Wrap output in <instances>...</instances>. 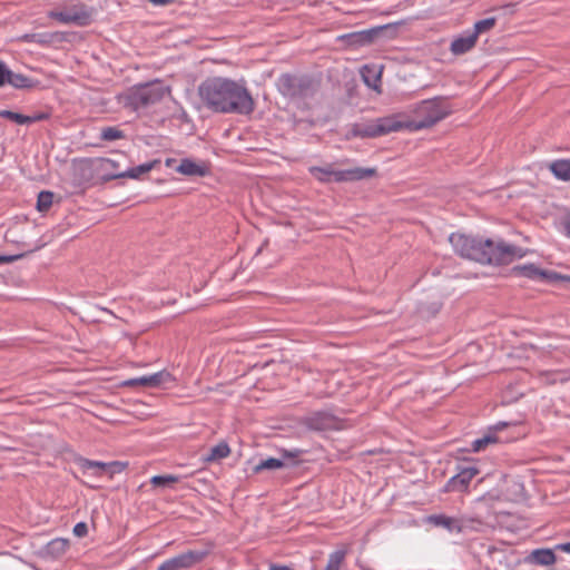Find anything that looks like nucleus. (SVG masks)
<instances>
[{
    "label": "nucleus",
    "instance_id": "obj_1",
    "mask_svg": "<svg viewBox=\"0 0 570 570\" xmlns=\"http://www.w3.org/2000/svg\"><path fill=\"white\" fill-rule=\"evenodd\" d=\"M198 96L203 105L216 114L249 115L255 109L248 89L228 78H207L199 85Z\"/></svg>",
    "mask_w": 570,
    "mask_h": 570
},
{
    "label": "nucleus",
    "instance_id": "obj_2",
    "mask_svg": "<svg viewBox=\"0 0 570 570\" xmlns=\"http://www.w3.org/2000/svg\"><path fill=\"white\" fill-rule=\"evenodd\" d=\"M451 114L450 106L443 97L425 99L415 105L413 119L401 120L402 129L419 131L433 127Z\"/></svg>",
    "mask_w": 570,
    "mask_h": 570
},
{
    "label": "nucleus",
    "instance_id": "obj_3",
    "mask_svg": "<svg viewBox=\"0 0 570 570\" xmlns=\"http://www.w3.org/2000/svg\"><path fill=\"white\" fill-rule=\"evenodd\" d=\"M322 80L307 73H282L276 82L282 96L293 101L312 99L320 91Z\"/></svg>",
    "mask_w": 570,
    "mask_h": 570
},
{
    "label": "nucleus",
    "instance_id": "obj_4",
    "mask_svg": "<svg viewBox=\"0 0 570 570\" xmlns=\"http://www.w3.org/2000/svg\"><path fill=\"white\" fill-rule=\"evenodd\" d=\"M166 94H169V88L161 81L146 82L130 88L122 96V104L126 108L137 111L160 102Z\"/></svg>",
    "mask_w": 570,
    "mask_h": 570
},
{
    "label": "nucleus",
    "instance_id": "obj_5",
    "mask_svg": "<svg viewBox=\"0 0 570 570\" xmlns=\"http://www.w3.org/2000/svg\"><path fill=\"white\" fill-rule=\"evenodd\" d=\"M483 250L485 252V259H482L483 265H508L515 258H522L525 255L521 247L508 244L501 238H485Z\"/></svg>",
    "mask_w": 570,
    "mask_h": 570
},
{
    "label": "nucleus",
    "instance_id": "obj_6",
    "mask_svg": "<svg viewBox=\"0 0 570 570\" xmlns=\"http://www.w3.org/2000/svg\"><path fill=\"white\" fill-rule=\"evenodd\" d=\"M402 130L401 120L396 117H383L365 124H354L348 136L358 138H375Z\"/></svg>",
    "mask_w": 570,
    "mask_h": 570
},
{
    "label": "nucleus",
    "instance_id": "obj_7",
    "mask_svg": "<svg viewBox=\"0 0 570 570\" xmlns=\"http://www.w3.org/2000/svg\"><path fill=\"white\" fill-rule=\"evenodd\" d=\"M484 240L485 237L483 236H471L462 233H452L449 236V242L458 255L480 264H482V259H485Z\"/></svg>",
    "mask_w": 570,
    "mask_h": 570
},
{
    "label": "nucleus",
    "instance_id": "obj_8",
    "mask_svg": "<svg viewBox=\"0 0 570 570\" xmlns=\"http://www.w3.org/2000/svg\"><path fill=\"white\" fill-rule=\"evenodd\" d=\"M94 11V8L79 3L63 11H50L49 17L65 24L86 27L92 21Z\"/></svg>",
    "mask_w": 570,
    "mask_h": 570
},
{
    "label": "nucleus",
    "instance_id": "obj_9",
    "mask_svg": "<svg viewBox=\"0 0 570 570\" xmlns=\"http://www.w3.org/2000/svg\"><path fill=\"white\" fill-rule=\"evenodd\" d=\"M208 550H188L170 559L165 560L158 570H186L200 563L207 556Z\"/></svg>",
    "mask_w": 570,
    "mask_h": 570
},
{
    "label": "nucleus",
    "instance_id": "obj_10",
    "mask_svg": "<svg viewBox=\"0 0 570 570\" xmlns=\"http://www.w3.org/2000/svg\"><path fill=\"white\" fill-rule=\"evenodd\" d=\"M479 469L473 465L462 466L458 473L450 478L444 485V492H464L468 490L472 479L479 474Z\"/></svg>",
    "mask_w": 570,
    "mask_h": 570
},
{
    "label": "nucleus",
    "instance_id": "obj_11",
    "mask_svg": "<svg viewBox=\"0 0 570 570\" xmlns=\"http://www.w3.org/2000/svg\"><path fill=\"white\" fill-rule=\"evenodd\" d=\"M338 419L327 411H316L303 419V424L313 431H328L337 428Z\"/></svg>",
    "mask_w": 570,
    "mask_h": 570
},
{
    "label": "nucleus",
    "instance_id": "obj_12",
    "mask_svg": "<svg viewBox=\"0 0 570 570\" xmlns=\"http://www.w3.org/2000/svg\"><path fill=\"white\" fill-rule=\"evenodd\" d=\"M382 28H371L366 30L355 31L346 33L340 37V39L350 48L358 49L365 46H370L377 41V33L381 32Z\"/></svg>",
    "mask_w": 570,
    "mask_h": 570
},
{
    "label": "nucleus",
    "instance_id": "obj_13",
    "mask_svg": "<svg viewBox=\"0 0 570 570\" xmlns=\"http://www.w3.org/2000/svg\"><path fill=\"white\" fill-rule=\"evenodd\" d=\"M175 382V377L166 370L159 371L150 375H144L140 377L129 379L124 382L125 386H148L158 387L168 383Z\"/></svg>",
    "mask_w": 570,
    "mask_h": 570
},
{
    "label": "nucleus",
    "instance_id": "obj_14",
    "mask_svg": "<svg viewBox=\"0 0 570 570\" xmlns=\"http://www.w3.org/2000/svg\"><path fill=\"white\" fill-rule=\"evenodd\" d=\"M376 175H377L376 168L355 167V168L345 169V170H337V173L335 174V181L336 183L358 181V180L375 177Z\"/></svg>",
    "mask_w": 570,
    "mask_h": 570
},
{
    "label": "nucleus",
    "instance_id": "obj_15",
    "mask_svg": "<svg viewBox=\"0 0 570 570\" xmlns=\"http://www.w3.org/2000/svg\"><path fill=\"white\" fill-rule=\"evenodd\" d=\"M176 171L188 177H205L210 173V169L204 161L196 163L193 159L184 158Z\"/></svg>",
    "mask_w": 570,
    "mask_h": 570
},
{
    "label": "nucleus",
    "instance_id": "obj_16",
    "mask_svg": "<svg viewBox=\"0 0 570 570\" xmlns=\"http://www.w3.org/2000/svg\"><path fill=\"white\" fill-rule=\"evenodd\" d=\"M508 425V422H498L495 425L491 426L488 433H485L482 438H479L471 443V451L481 452L485 450L488 445L498 443L499 439L495 435V432L503 430Z\"/></svg>",
    "mask_w": 570,
    "mask_h": 570
},
{
    "label": "nucleus",
    "instance_id": "obj_17",
    "mask_svg": "<svg viewBox=\"0 0 570 570\" xmlns=\"http://www.w3.org/2000/svg\"><path fill=\"white\" fill-rule=\"evenodd\" d=\"M476 43V33H469L466 36H461L455 38L450 46V50L454 56H461L475 47Z\"/></svg>",
    "mask_w": 570,
    "mask_h": 570
},
{
    "label": "nucleus",
    "instance_id": "obj_18",
    "mask_svg": "<svg viewBox=\"0 0 570 570\" xmlns=\"http://www.w3.org/2000/svg\"><path fill=\"white\" fill-rule=\"evenodd\" d=\"M429 520L432 524L445 528L450 532H461L463 530L461 520L445 514H434L429 517Z\"/></svg>",
    "mask_w": 570,
    "mask_h": 570
},
{
    "label": "nucleus",
    "instance_id": "obj_19",
    "mask_svg": "<svg viewBox=\"0 0 570 570\" xmlns=\"http://www.w3.org/2000/svg\"><path fill=\"white\" fill-rule=\"evenodd\" d=\"M159 164V159H154L136 167H131L125 171H120L118 176H124V178L139 179L141 175L149 173Z\"/></svg>",
    "mask_w": 570,
    "mask_h": 570
},
{
    "label": "nucleus",
    "instance_id": "obj_20",
    "mask_svg": "<svg viewBox=\"0 0 570 570\" xmlns=\"http://www.w3.org/2000/svg\"><path fill=\"white\" fill-rule=\"evenodd\" d=\"M550 171L557 179L570 180V159H557L549 164Z\"/></svg>",
    "mask_w": 570,
    "mask_h": 570
},
{
    "label": "nucleus",
    "instance_id": "obj_21",
    "mask_svg": "<svg viewBox=\"0 0 570 570\" xmlns=\"http://www.w3.org/2000/svg\"><path fill=\"white\" fill-rule=\"evenodd\" d=\"M308 171L315 179L323 184H327L332 180L335 181V174L337 173L332 165L325 167L312 166L308 168Z\"/></svg>",
    "mask_w": 570,
    "mask_h": 570
},
{
    "label": "nucleus",
    "instance_id": "obj_22",
    "mask_svg": "<svg viewBox=\"0 0 570 570\" xmlns=\"http://www.w3.org/2000/svg\"><path fill=\"white\" fill-rule=\"evenodd\" d=\"M7 83L16 89H31L35 88L39 81L31 79L22 73H14L10 70V76H8Z\"/></svg>",
    "mask_w": 570,
    "mask_h": 570
},
{
    "label": "nucleus",
    "instance_id": "obj_23",
    "mask_svg": "<svg viewBox=\"0 0 570 570\" xmlns=\"http://www.w3.org/2000/svg\"><path fill=\"white\" fill-rule=\"evenodd\" d=\"M540 271L537 265L529 263L524 265H517L511 268V275L518 277H525L529 279H540Z\"/></svg>",
    "mask_w": 570,
    "mask_h": 570
},
{
    "label": "nucleus",
    "instance_id": "obj_24",
    "mask_svg": "<svg viewBox=\"0 0 570 570\" xmlns=\"http://www.w3.org/2000/svg\"><path fill=\"white\" fill-rule=\"evenodd\" d=\"M362 78L368 88L379 92L381 91V71L376 70L374 67L365 66L362 70Z\"/></svg>",
    "mask_w": 570,
    "mask_h": 570
},
{
    "label": "nucleus",
    "instance_id": "obj_25",
    "mask_svg": "<svg viewBox=\"0 0 570 570\" xmlns=\"http://www.w3.org/2000/svg\"><path fill=\"white\" fill-rule=\"evenodd\" d=\"M23 39L27 42H35L41 46H48L56 41H60L61 37L59 32H42V33H31L26 35Z\"/></svg>",
    "mask_w": 570,
    "mask_h": 570
},
{
    "label": "nucleus",
    "instance_id": "obj_26",
    "mask_svg": "<svg viewBox=\"0 0 570 570\" xmlns=\"http://www.w3.org/2000/svg\"><path fill=\"white\" fill-rule=\"evenodd\" d=\"M69 548V540L63 538H56L47 543L46 546V552L47 554L51 556L52 558H59Z\"/></svg>",
    "mask_w": 570,
    "mask_h": 570
},
{
    "label": "nucleus",
    "instance_id": "obj_27",
    "mask_svg": "<svg viewBox=\"0 0 570 570\" xmlns=\"http://www.w3.org/2000/svg\"><path fill=\"white\" fill-rule=\"evenodd\" d=\"M530 558L538 564L551 566L556 562L557 557L551 549H535Z\"/></svg>",
    "mask_w": 570,
    "mask_h": 570
},
{
    "label": "nucleus",
    "instance_id": "obj_28",
    "mask_svg": "<svg viewBox=\"0 0 570 570\" xmlns=\"http://www.w3.org/2000/svg\"><path fill=\"white\" fill-rule=\"evenodd\" d=\"M287 463L282 459L276 458H268L265 460H262L255 468V472H261L264 470H278L282 468H285Z\"/></svg>",
    "mask_w": 570,
    "mask_h": 570
},
{
    "label": "nucleus",
    "instance_id": "obj_29",
    "mask_svg": "<svg viewBox=\"0 0 570 570\" xmlns=\"http://www.w3.org/2000/svg\"><path fill=\"white\" fill-rule=\"evenodd\" d=\"M76 462L82 470H91V469L99 470V472L97 473L98 475L105 474L106 469H107L106 462L92 461V460H89V459H86L82 456L78 458L76 460Z\"/></svg>",
    "mask_w": 570,
    "mask_h": 570
},
{
    "label": "nucleus",
    "instance_id": "obj_30",
    "mask_svg": "<svg viewBox=\"0 0 570 570\" xmlns=\"http://www.w3.org/2000/svg\"><path fill=\"white\" fill-rule=\"evenodd\" d=\"M346 550H336L328 556L327 564L324 570H341V566L343 564Z\"/></svg>",
    "mask_w": 570,
    "mask_h": 570
},
{
    "label": "nucleus",
    "instance_id": "obj_31",
    "mask_svg": "<svg viewBox=\"0 0 570 570\" xmlns=\"http://www.w3.org/2000/svg\"><path fill=\"white\" fill-rule=\"evenodd\" d=\"M230 449L226 442H220L210 449V454L207 456V461H216L225 459L229 455Z\"/></svg>",
    "mask_w": 570,
    "mask_h": 570
},
{
    "label": "nucleus",
    "instance_id": "obj_32",
    "mask_svg": "<svg viewBox=\"0 0 570 570\" xmlns=\"http://www.w3.org/2000/svg\"><path fill=\"white\" fill-rule=\"evenodd\" d=\"M55 194L49 190H41L37 198V209L39 212H47L53 202Z\"/></svg>",
    "mask_w": 570,
    "mask_h": 570
},
{
    "label": "nucleus",
    "instance_id": "obj_33",
    "mask_svg": "<svg viewBox=\"0 0 570 570\" xmlns=\"http://www.w3.org/2000/svg\"><path fill=\"white\" fill-rule=\"evenodd\" d=\"M125 138V132L117 127H104L100 130V139L104 141H114Z\"/></svg>",
    "mask_w": 570,
    "mask_h": 570
},
{
    "label": "nucleus",
    "instance_id": "obj_34",
    "mask_svg": "<svg viewBox=\"0 0 570 570\" xmlns=\"http://www.w3.org/2000/svg\"><path fill=\"white\" fill-rule=\"evenodd\" d=\"M497 24V18L490 17L482 20H479L474 23V30L471 33H476V38L479 35L491 30Z\"/></svg>",
    "mask_w": 570,
    "mask_h": 570
},
{
    "label": "nucleus",
    "instance_id": "obj_35",
    "mask_svg": "<svg viewBox=\"0 0 570 570\" xmlns=\"http://www.w3.org/2000/svg\"><path fill=\"white\" fill-rule=\"evenodd\" d=\"M179 480L178 476L176 475H171V474H167V475H155L150 479V483L154 485V487H170L173 485L174 483H177Z\"/></svg>",
    "mask_w": 570,
    "mask_h": 570
},
{
    "label": "nucleus",
    "instance_id": "obj_36",
    "mask_svg": "<svg viewBox=\"0 0 570 570\" xmlns=\"http://www.w3.org/2000/svg\"><path fill=\"white\" fill-rule=\"evenodd\" d=\"M377 28H382L381 32L377 33V40H389L395 38L399 29L397 24L395 23L379 26Z\"/></svg>",
    "mask_w": 570,
    "mask_h": 570
},
{
    "label": "nucleus",
    "instance_id": "obj_37",
    "mask_svg": "<svg viewBox=\"0 0 570 570\" xmlns=\"http://www.w3.org/2000/svg\"><path fill=\"white\" fill-rule=\"evenodd\" d=\"M569 279H570L569 276L561 275L553 271H548V269L540 271V281L546 282V283H556L559 281H569Z\"/></svg>",
    "mask_w": 570,
    "mask_h": 570
},
{
    "label": "nucleus",
    "instance_id": "obj_38",
    "mask_svg": "<svg viewBox=\"0 0 570 570\" xmlns=\"http://www.w3.org/2000/svg\"><path fill=\"white\" fill-rule=\"evenodd\" d=\"M304 453H306V451L301 449L282 450L279 459L284 460L285 462L288 460L292 462V465H296L299 463L298 458Z\"/></svg>",
    "mask_w": 570,
    "mask_h": 570
},
{
    "label": "nucleus",
    "instance_id": "obj_39",
    "mask_svg": "<svg viewBox=\"0 0 570 570\" xmlns=\"http://www.w3.org/2000/svg\"><path fill=\"white\" fill-rule=\"evenodd\" d=\"M127 466H128L127 462H121V461L107 462V469H106L105 474L112 478L115 474H118V473H121L122 471H125Z\"/></svg>",
    "mask_w": 570,
    "mask_h": 570
},
{
    "label": "nucleus",
    "instance_id": "obj_40",
    "mask_svg": "<svg viewBox=\"0 0 570 570\" xmlns=\"http://www.w3.org/2000/svg\"><path fill=\"white\" fill-rule=\"evenodd\" d=\"M542 376L550 377L552 375H562L559 379L549 380L550 384H554L557 381L563 383L570 379V368L569 370H559V371H543L540 372Z\"/></svg>",
    "mask_w": 570,
    "mask_h": 570
},
{
    "label": "nucleus",
    "instance_id": "obj_41",
    "mask_svg": "<svg viewBox=\"0 0 570 570\" xmlns=\"http://www.w3.org/2000/svg\"><path fill=\"white\" fill-rule=\"evenodd\" d=\"M0 118L8 119L10 121H13L18 125H24L26 115H22L20 112L11 111V110H0Z\"/></svg>",
    "mask_w": 570,
    "mask_h": 570
},
{
    "label": "nucleus",
    "instance_id": "obj_42",
    "mask_svg": "<svg viewBox=\"0 0 570 570\" xmlns=\"http://www.w3.org/2000/svg\"><path fill=\"white\" fill-rule=\"evenodd\" d=\"M49 118H50V112L38 111V112H35L33 115L26 116V119H28V120L24 121V125H31L35 122L48 120Z\"/></svg>",
    "mask_w": 570,
    "mask_h": 570
},
{
    "label": "nucleus",
    "instance_id": "obj_43",
    "mask_svg": "<svg viewBox=\"0 0 570 570\" xmlns=\"http://www.w3.org/2000/svg\"><path fill=\"white\" fill-rule=\"evenodd\" d=\"M99 169L102 170V171H107V170H110V169H117L118 168V163L112 160V159H109V158H100L99 160Z\"/></svg>",
    "mask_w": 570,
    "mask_h": 570
},
{
    "label": "nucleus",
    "instance_id": "obj_44",
    "mask_svg": "<svg viewBox=\"0 0 570 570\" xmlns=\"http://www.w3.org/2000/svg\"><path fill=\"white\" fill-rule=\"evenodd\" d=\"M72 532L78 538L86 537L87 533H88V525H87V523L86 522H78V523H76V525L73 527Z\"/></svg>",
    "mask_w": 570,
    "mask_h": 570
},
{
    "label": "nucleus",
    "instance_id": "obj_45",
    "mask_svg": "<svg viewBox=\"0 0 570 570\" xmlns=\"http://www.w3.org/2000/svg\"><path fill=\"white\" fill-rule=\"evenodd\" d=\"M8 76H10V69L3 61L0 60V87L7 85Z\"/></svg>",
    "mask_w": 570,
    "mask_h": 570
},
{
    "label": "nucleus",
    "instance_id": "obj_46",
    "mask_svg": "<svg viewBox=\"0 0 570 570\" xmlns=\"http://www.w3.org/2000/svg\"><path fill=\"white\" fill-rule=\"evenodd\" d=\"M120 171L116 173V171H105V174L101 176V180L102 181H110V180H114V179H119V178H124V176H118Z\"/></svg>",
    "mask_w": 570,
    "mask_h": 570
},
{
    "label": "nucleus",
    "instance_id": "obj_47",
    "mask_svg": "<svg viewBox=\"0 0 570 570\" xmlns=\"http://www.w3.org/2000/svg\"><path fill=\"white\" fill-rule=\"evenodd\" d=\"M20 257H21V255H12V256L0 255V264L11 263Z\"/></svg>",
    "mask_w": 570,
    "mask_h": 570
},
{
    "label": "nucleus",
    "instance_id": "obj_48",
    "mask_svg": "<svg viewBox=\"0 0 570 570\" xmlns=\"http://www.w3.org/2000/svg\"><path fill=\"white\" fill-rule=\"evenodd\" d=\"M154 6L164 7L173 3L175 0H148Z\"/></svg>",
    "mask_w": 570,
    "mask_h": 570
},
{
    "label": "nucleus",
    "instance_id": "obj_49",
    "mask_svg": "<svg viewBox=\"0 0 570 570\" xmlns=\"http://www.w3.org/2000/svg\"><path fill=\"white\" fill-rule=\"evenodd\" d=\"M556 549L560 550V551H563V552H567V553H570V541L566 542V543L557 544Z\"/></svg>",
    "mask_w": 570,
    "mask_h": 570
},
{
    "label": "nucleus",
    "instance_id": "obj_50",
    "mask_svg": "<svg viewBox=\"0 0 570 570\" xmlns=\"http://www.w3.org/2000/svg\"><path fill=\"white\" fill-rule=\"evenodd\" d=\"M564 228L567 236L570 237V214L564 219Z\"/></svg>",
    "mask_w": 570,
    "mask_h": 570
},
{
    "label": "nucleus",
    "instance_id": "obj_51",
    "mask_svg": "<svg viewBox=\"0 0 570 570\" xmlns=\"http://www.w3.org/2000/svg\"><path fill=\"white\" fill-rule=\"evenodd\" d=\"M269 570H289V568L285 566H272Z\"/></svg>",
    "mask_w": 570,
    "mask_h": 570
},
{
    "label": "nucleus",
    "instance_id": "obj_52",
    "mask_svg": "<svg viewBox=\"0 0 570 570\" xmlns=\"http://www.w3.org/2000/svg\"><path fill=\"white\" fill-rule=\"evenodd\" d=\"M173 161H174L173 159H167V161H166L167 166H170Z\"/></svg>",
    "mask_w": 570,
    "mask_h": 570
}]
</instances>
